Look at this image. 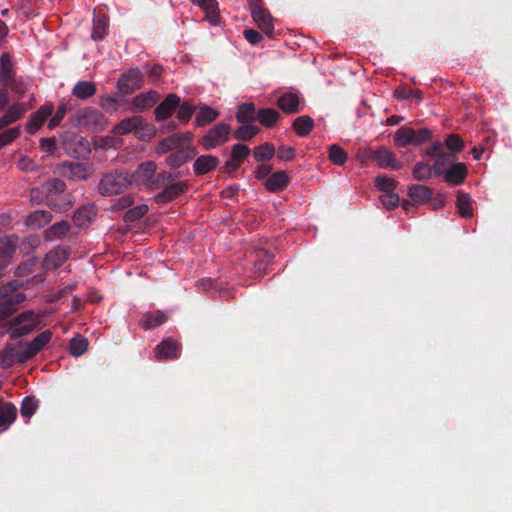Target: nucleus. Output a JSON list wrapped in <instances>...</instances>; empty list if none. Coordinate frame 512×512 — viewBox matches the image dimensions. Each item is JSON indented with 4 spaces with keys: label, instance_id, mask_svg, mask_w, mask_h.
<instances>
[{
    "label": "nucleus",
    "instance_id": "46",
    "mask_svg": "<svg viewBox=\"0 0 512 512\" xmlns=\"http://www.w3.org/2000/svg\"><path fill=\"white\" fill-rule=\"evenodd\" d=\"M260 129L254 125H242L234 133L238 140L248 141L258 134Z\"/></svg>",
    "mask_w": 512,
    "mask_h": 512
},
{
    "label": "nucleus",
    "instance_id": "22",
    "mask_svg": "<svg viewBox=\"0 0 512 512\" xmlns=\"http://www.w3.org/2000/svg\"><path fill=\"white\" fill-rule=\"evenodd\" d=\"M15 71L13 69L12 59L9 53H3L0 57V81L6 84L15 82Z\"/></svg>",
    "mask_w": 512,
    "mask_h": 512
},
{
    "label": "nucleus",
    "instance_id": "10",
    "mask_svg": "<svg viewBox=\"0 0 512 512\" xmlns=\"http://www.w3.org/2000/svg\"><path fill=\"white\" fill-rule=\"evenodd\" d=\"M17 250V235L0 238V273L10 264Z\"/></svg>",
    "mask_w": 512,
    "mask_h": 512
},
{
    "label": "nucleus",
    "instance_id": "47",
    "mask_svg": "<svg viewBox=\"0 0 512 512\" xmlns=\"http://www.w3.org/2000/svg\"><path fill=\"white\" fill-rule=\"evenodd\" d=\"M275 154V148L270 143H264L258 146L254 151V158L257 161L270 160Z\"/></svg>",
    "mask_w": 512,
    "mask_h": 512
},
{
    "label": "nucleus",
    "instance_id": "34",
    "mask_svg": "<svg viewBox=\"0 0 512 512\" xmlns=\"http://www.w3.org/2000/svg\"><path fill=\"white\" fill-rule=\"evenodd\" d=\"M219 113L217 110L213 109L210 106L203 105L199 108V111L195 117V124L198 127L205 126L211 122H213Z\"/></svg>",
    "mask_w": 512,
    "mask_h": 512
},
{
    "label": "nucleus",
    "instance_id": "19",
    "mask_svg": "<svg viewBox=\"0 0 512 512\" xmlns=\"http://www.w3.org/2000/svg\"><path fill=\"white\" fill-rule=\"evenodd\" d=\"M186 185L182 182H175L166 188H164L161 192L155 195V201L158 204H165L174 199H176L179 195L185 192Z\"/></svg>",
    "mask_w": 512,
    "mask_h": 512
},
{
    "label": "nucleus",
    "instance_id": "60",
    "mask_svg": "<svg viewBox=\"0 0 512 512\" xmlns=\"http://www.w3.org/2000/svg\"><path fill=\"white\" fill-rule=\"evenodd\" d=\"M175 143L176 141L173 138H166L158 143L155 151L158 154H165L174 147Z\"/></svg>",
    "mask_w": 512,
    "mask_h": 512
},
{
    "label": "nucleus",
    "instance_id": "52",
    "mask_svg": "<svg viewBox=\"0 0 512 512\" xmlns=\"http://www.w3.org/2000/svg\"><path fill=\"white\" fill-rule=\"evenodd\" d=\"M413 176L418 180H428L432 177V168L426 163L419 162L414 166Z\"/></svg>",
    "mask_w": 512,
    "mask_h": 512
},
{
    "label": "nucleus",
    "instance_id": "16",
    "mask_svg": "<svg viewBox=\"0 0 512 512\" xmlns=\"http://www.w3.org/2000/svg\"><path fill=\"white\" fill-rule=\"evenodd\" d=\"M179 103V96L173 93L168 94L166 98L155 109L156 120L161 121L168 118L174 111H176L177 107L179 106Z\"/></svg>",
    "mask_w": 512,
    "mask_h": 512
},
{
    "label": "nucleus",
    "instance_id": "61",
    "mask_svg": "<svg viewBox=\"0 0 512 512\" xmlns=\"http://www.w3.org/2000/svg\"><path fill=\"white\" fill-rule=\"evenodd\" d=\"M17 166L20 170L25 172H33L36 170V165L33 160L25 156L19 159Z\"/></svg>",
    "mask_w": 512,
    "mask_h": 512
},
{
    "label": "nucleus",
    "instance_id": "39",
    "mask_svg": "<svg viewBox=\"0 0 512 512\" xmlns=\"http://www.w3.org/2000/svg\"><path fill=\"white\" fill-rule=\"evenodd\" d=\"M459 214L464 218H470L473 215L472 199L468 194L459 193L456 201Z\"/></svg>",
    "mask_w": 512,
    "mask_h": 512
},
{
    "label": "nucleus",
    "instance_id": "37",
    "mask_svg": "<svg viewBox=\"0 0 512 512\" xmlns=\"http://www.w3.org/2000/svg\"><path fill=\"white\" fill-rule=\"evenodd\" d=\"M409 196L416 203H425L432 196V190L424 185H412L409 188Z\"/></svg>",
    "mask_w": 512,
    "mask_h": 512
},
{
    "label": "nucleus",
    "instance_id": "56",
    "mask_svg": "<svg viewBox=\"0 0 512 512\" xmlns=\"http://www.w3.org/2000/svg\"><path fill=\"white\" fill-rule=\"evenodd\" d=\"M377 188L383 192H391L395 188V181L384 175H379L375 178Z\"/></svg>",
    "mask_w": 512,
    "mask_h": 512
},
{
    "label": "nucleus",
    "instance_id": "1",
    "mask_svg": "<svg viewBox=\"0 0 512 512\" xmlns=\"http://www.w3.org/2000/svg\"><path fill=\"white\" fill-rule=\"evenodd\" d=\"M19 281L12 280L0 287V321L12 315L26 300L25 293L18 292V289L22 288Z\"/></svg>",
    "mask_w": 512,
    "mask_h": 512
},
{
    "label": "nucleus",
    "instance_id": "25",
    "mask_svg": "<svg viewBox=\"0 0 512 512\" xmlns=\"http://www.w3.org/2000/svg\"><path fill=\"white\" fill-rule=\"evenodd\" d=\"M278 107L289 114L300 111V100L297 94L287 92L281 95L277 101Z\"/></svg>",
    "mask_w": 512,
    "mask_h": 512
},
{
    "label": "nucleus",
    "instance_id": "27",
    "mask_svg": "<svg viewBox=\"0 0 512 512\" xmlns=\"http://www.w3.org/2000/svg\"><path fill=\"white\" fill-rule=\"evenodd\" d=\"M206 13L207 20L213 25L217 26L220 22L218 14V3L215 0H192Z\"/></svg>",
    "mask_w": 512,
    "mask_h": 512
},
{
    "label": "nucleus",
    "instance_id": "55",
    "mask_svg": "<svg viewBox=\"0 0 512 512\" xmlns=\"http://www.w3.org/2000/svg\"><path fill=\"white\" fill-rule=\"evenodd\" d=\"M148 211V206L146 204H141V205H138V206H135L131 209H129L126 213H125V220L126 221H136L138 219H140L141 217H143Z\"/></svg>",
    "mask_w": 512,
    "mask_h": 512
},
{
    "label": "nucleus",
    "instance_id": "33",
    "mask_svg": "<svg viewBox=\"0 0 512 512\" xmlns=\"http://www.w3.org/2000/svg\"><path fill=\"white\" fill-rule=\"evenodd\" d=\"M280 118V114L271 108H263L257 111L256 119L264 127L271 128L276 125Z\"/></svg>",
    "mask_w": 512,
    "mask_h": 512
},
{
    "label": "nucleus",
    "instance_id": "41",
    "mask_svg": "<svg viewBox=\"0 0 512 512\" xmlns=\"http://www.w3.org/2000/svg\"><path fill=\"white\" fill-rule=\"evenodd\" d=\"M107 29L108 18L103 14L97 15L93 22L92 38L94 40L102 39L106 35Z\"/></svg>",
    "mask_w": 512,
    "mask_h": 512
},
{
    "label": "nucleus",
    "instance_id": "29",
    "mask_svg": "<svg viewBox=\"0 0 512 512\" xmlns=\"http://www.w3.org/2000/svg\"><path fill=\"white\" fill-rule=\"evenodd\" d=\"M52 220V215L48 211L36 210L30 213L26 218V225L29 228H41Z\"/></svg>",
    "mask_w": 512,
    "mask_h": 512
},
{
    "label": "nucleus",
    "instance_id": "49",
    "mask_svg": "<svg viewBox=\"0 0 512 512\" xmlns=\"http://www.w3.org/2000/svg\"><path fill=\"white\" fill-rule=\"evenodd\" d=\"M64 236V220L59 221L47 229L44 233L45 240L52 242Z\"/></svg>",
    "mask_w": 512,
    "mask_h": 512
},
{
    "label": "nucleus",
    "instance_id": "58",
    "mask_svg": "<svg viewBox=\"0 0 512 512\" xmlns=\"http://www.w3.org/2000/svg\"><path fill=\"white\" fill-rule=\"evenodd\" d=\"M249 148L246 145L243 144H235L232 148V154L231 156L242 162L248 155H249Z\"/></svg>",
    "mask_w": 512,
    "mask_h": 512
},
{
    "label": "nucleus",
    "instance_id": "54",
    "mask_svg": "<svg viewBox=\"0 0 512 512\" xmlns=\"http://www.w3.org/2000/svg\"><path fill=\"white\" fill-rule=\"evenodd\" d=\"M379 199H380L381 203L383 204V206L388 210L397 207L399 204V196L397 194H395L393 191L383 192L379 196Z\"/></svg>",
    "mask_w": 512,
    "mask_h": 512
},
{
    "label": "nucleus",
    "instance_id": "2",
    "mask_svg": "<svg viewBox=\"0 0 512 512\" xmlns=\"http://www.w3.org/2000/svg\"><path fill=\"white\" fill-rule=\"evenodd\" d=\"M70 121L74 126L86 131H103L108 125L107 117L92 107L78 110Z\"/></svg>",
    "mask_w": 512,
    "mask_h": 512
},
{
    "label": "nucleus",
    "instance_id": "57",
    "mask_svg": "<svg viewBox=\"0 0 512 512\" xmlns=\"http://www.w3.org/2000/svg\"><path fill=\"white\" fill-rule=\"evenodd\" d=\"M445 146L452 152H460L464 147V142L458 135L450 134L445 140Z\"/></svg>",
    "mask_w": 512,
    "mask_h": 512
},
{
    "label": "nucleus",
    "instance_id": "8",
    "mask_svg": "<svg viewBox=\"0 0 512 512\" xmlns=\"http://www.w3.org/2000/svg\"><path fill=\"white\" fill-rule=\"evenodd\" d=\"M230 134V126L225 123L217 124L203 137L202 146L205 150L214 149L224 144Z\"/></svg>",
    "mask_w": 512,
    "mask_h": 512
},
{
    "label": "nucleus",
    "instance_id": "12",
    "mask_svg": "<svg viewBox=\"0 0 512 512\" xmlns=\"http://www.w3.org/2000/svg\"><path fill=\"white\" fill-rule=\"evenodd\" d=\"M180 345L171 338L164 339L155 348V358L157 360L177 359L180 356Z\"/></svg>",
    "mask_w": 512,
    "mask_h": 512
},
{
    "label": "nucleus",
    "instance_id": "64",
    "mask_svg": "<svg viewBox=\"0 0 512 512\" xmlns=\"http://www.w3.org/2000/svg\"><path fill=\"white\" fill-rule=\"evenodd\" d=\"M133 204V198L130 195H124L118 198L114 204V210H123Z\"/></svg>",
    "mask_w": 512,
    "mask_h": 512
},
{
    "label": "nucleus",
    "instance_id": "9",
    "mask_svg": "<svg viewBox=\"0 0 512 512\" xmlns=\"http://www.w3.org/2000/svg\"><path fill=\"white\" fill-rule=\"evenodd\" d=\"M12 334L24 336L30 334L37 326V317L32 311H26L14 319Z\"/></svg>",
    "mask_w": 512,
    "mask_h": 512
},
{
    "label": "nucleus",
    "instance_id": "62",
    "mask_svg": "<svg viewBox=\"0 0 512 512\" xmlns=\"http://www.w3.org/2000/svg\"><path fill=\"white\" fill-rule=\"evenodd\" d=\"M244 37L249 43L253 45L260 43L263 39L262 35L254 29L245 30Z\"/></svg>",
    "mask_w": 512,
    "mask_h": 512
},
{
    "label": "nucleus",
    "instance_id": "38",
    "mask_svg": "<svg viewBox=\"0 0 512 512\" xmlns=\"http://www.w3.org/2000/svg\"><path fill=\"white\" fill-rule=\"evenodd\" d=\"M314 126V121L309 116H300L293 122V128L296 134L300 137L307 136Z\"/></svg>",
    "mask_w": 512,
    "mask_h": 512
},
{
    "label": "nucleus",
    "instance_id": "20",
    "mask_svg": "<svg viewBox=\"0 0 512 512\" xmlns=\"http://www.w3.org/2000/svg\"><path fill=\"white\" fill-rule=\"evenodd\" d=\"M467 167L464 163L451 165L444 173V180L453 186L460 185L467 177Z\"/></svg>",
    "mask_w": 512,
    "mask_h": 512
},
{
    "label": "nucleus",
    "instance_id": "14",
    "mask_svg": "<svg viewBox=\"0 0 512 512\" xmlns=\"http://www.w3.org/2000/svg\"><path fill=\"white\" fill-rule=\"evenodd\" d=\"M66 152L74 158H84L91 152V145L84 137L74 135L66 140Z\"/></svg>",
    "mask_w": 512,
    "mask_h": 512
},
{
    "label": "nucleus",
    "instance_id": "26",
    "mask_svg": "<svg viewBox=\"0 0 512 512\" xmlns=\"http://www.w3.org/2000/svg\"><path fill=\"white\" fill-rule=\"evenodd\" d=\"M46 191L47 200L52 204L54 201L61 200L64 193V182L60 179H52L43 184Z\"/></svg>",
    "mask_w": 512,
    "mask_h": 512
},
{
    "label": "nucleus",
    "instance_id": "30",
    "mask_svg": "<svg viewBox=\"0 0 512 512\" xmlns=\"http://www.w3.org/2000/svg\"><path fill=\"white\" fill-rule=\"evenodd\" d=\"M89 176L88 167L82 162L66 163V178L71 180H83Z\"/></svg>",
    "mask_w": 512,
    "mask_h": 512
},
{
    "label": "nucleus",
    "instance_id": "59",
    "mask_svg": "<svg viewBox=\"0 0 512 512\" xmlns=\"http://www.w3.org/2000/svg\"><path fill=\"white\" fill-rule=\"evenodd\" d=\"M277 157L281 161H290L295 157V150L290 146L282 145L278 148Z\"/></svg>",
    "mask_w": 512,
    "mask_h": 512
},
{
    "label": "nucleus",
    "instance_id": "11",
    "mask_svg": "<svg viewBox=\"0 0 512 512\" xmlns=\"http://www.w3.org/2000/svg\"><path fill=\"white\" fill-rule=\"evenodd\" d=\"M35 355L36 353L26 344L25 346L15 347L7 351L2 358V363L5 366H10L15 362L25 363Z\"/></svg>",
    "mask_w": 512,
    "mask_h": 512
},
{
    "label": "nucleus",
    "instance_id": "50",
    "mask_svg": "<svg viewBox=\"0 0 512 512\" xmlns=\"http://www.w3.org/2000/svg\"><path fill=\"white\" fill-rule=\"evenodd\" d=\"M329 159L336 165H343L347 160L346 152L337 144L329 149Z\"/></svg>",
    "mask_w": 512,
    "mask_h": 512
},
{
    "label": "nucleus",
    "instance_id": "43",
    "mask_svg": "<svg viewBox=\"0 0 512 512\" xmlns=\"http://www.w3.org/2000/svg\"><path fill=\"white\" fill-rule=\"evenodd\" d=\"M88 345L87 338L77 335L70 340L69 351L73 356L79 357L87 351Z\"/></svg>",
    "mask_w": 512,
    "mask_h": 512
},
{
    "label": "nucleus",
    "instance_id": "45",
    "mask_svg": "<svg viewBox=\"0 0 512 512\" xmlns=\"http://www.w3.org/2000/svg\"><path fill=\"white\" fill-rule=\"evenodd\" d=\"M38 407V400L34 396H27L22 400L20 413L22 417L30 418Z\"/></svg>",
    "mask_w": 512,
    "mask_h": 512
},
{
    "label": "nucleus",
    "instance_id": "36",
    "mask_svg": "<svg viewBox=\"0 0 512 512\" xmlns=\"http://www.w3.org/2000/svg\"><path fill=\"white\" fill-rule=\"evenodd\" d=\"M73 95L79 99H87L96 93V86L90 81H79L73 88Z\"/></svg>",
    "mask_w": 512,
    "mask_h": 512
},
{
    "label": "nucleus",
    "instance_id": "6",
    "mask_svg": "<svg viewBox=\"0 0 512 512\" xmlns=\"http://www.w3.org/2000/svg\"><path fill=\"white\" fill-rule=\"evenodd\" d=\"M395 142L400 147L407 145H420L430 140L431 132L426 128L414 130L410 127H401L395 133Z\"/></svg>",
    "mask_w": 512,
    "mask_h": 512
},
{
    "label": "nucleus",
    "instance_id": "24",
    "mask_svg": "<svg viewBox=\"0 0 512 512\" xmlns=\"http://www.w3.org/2000/svg\"><path fill=\"white\" fill-rule=\"evenodd\" d=\"M38 259L36 257H32L28 259L25 262H22L14 272V279L13 280H20L19 282L22 283V287L29 283L28 279H25L27 276L32 274L36 267L38 266Z\"/></svg>",
    "mask_w": 512,
    "mask_h": 512
},
{
    "label": "nucleus",
    "instance_id": "42",
    "mask_svg": "<svg viewBox=\"0 0 512 512\" xmlns=\"http://www.w3.org/2000/svg\"><path fill=\"white\" fill-rule=\"evenodd\" d=\"M39 244L40 240L36 235H30L22 239L17 236V249L24 255L30 254Z\"/></svg>",
    "mask_w": 512,
    "mask_h": 512
},
{
    "label": "nucleus",
    "instance_id": "35",
    "mask_svg": "<svg viewBox=\"0 0 512 512\" xmlns=\"http://www.w3.org/2000/svg\"><path fill=\"white\" fill-rule=\"evenodd\" d=\"M288 183V176L284 172L271 174L266 180L265 186L268 190L276 192L284 189Z\"/></svg>",
    "mask_w": 512,
    "mask_h": 512
},
{
    "label": "nucleus",
    "instance_id": "5",
    "mask_svg": "<svg viewBox=\"0 0 512 512\" xmlns=\"http://www.w3.org/2000/svg\"><path fill=\"white\" fill-rule=\"evenodd\" d=\"M131 187L128 172L106 174L99 183V192L102 195H115Z\"/></svg>",
    "mask_w": 512,
    "mask_h": 512
},
{
    "label": "nucleus",
    "instance_id": "53",
    "mask_svg": "<svg viewBox=\"0 0 512 512\" xmlns=\"http://www.w3.org/2000/svg\"><path fill=\"white\" fill-rule=\"evenodd\" d=\"M20 136L19 127H14L0 133V149L10 144Z\"/></svg>",
    "mask_w": 512,
    "mask_h": 512
},
{
    "label": "nucleus",
    "instance_id": "7",
    "mask_svg": "<svg viewBox=\"0 0 512 512\" xmlns=\"http://www.w3.org/2000/svg\"><path fill=\"white\" fill-rule=\"evenodd\" d=\"M359 157L361 159L370 158L373 162H375L380 168L391 167L394 169H399L400 165L396 161L394 154L392 151L385 147H379L376 150L366 149L363 152L359 153Z\"/></svg>",
    "mask_w": 512,
    "mask_h": 512
},
{
    "label": "nucleus",
    "instance_id": "28",
    "mask_svg": "<svg viewBox=\"0 0 512 512\" xmlns=\"http://www.w3.org/2000/svg\"><path fill=\"white\" fill-rule=\"evenodd\" d=\"M96 213L94 206L85 205L73 214V222L77 227H86L94 219Z\"/></svg>",
    "mask_w": 512,
    "mask_h": 512
},
{
    "label": "nucleus",
    "instance_id": "23",
    "mask_svg": "<svg viewBox=\"0 0 512 512\" xmlns=\"http://www.w3.org/2000/svg\"><path fill=\"white\" fill-rule=\"evenodd\" d=\"M64 263V248L57 246L49 251L42 263L43 269L46 271L56 270Z\"/></svg>",
    "mask_w": 512,
    "mask_h": 512
},
{
    "label": "nucleus",
    "instance_id": "21",
    "mask_svg": "<svg viewBox=\"0 0 512 512\" xmlns=\"http://www.w3.org/2000/svg\"><path fill=\"white\" fill-rule=\"evenodd\" d=\"M159 93L156 91H148L136 95L132 100V106L137 111H145L153 107L159 100Z\"/></svg>",
    "mask_w": 512,
    "mask_h": 512
},
{
    "label": "nucleus",
    "instance_id": "18",
    "mask_svg": "<svg viewBox=\"0 0 512 512\" xmlns=\"http://www.w3.org/2000/svg\"><path fill=\"white\" fill-rule=\"evenodd\" d=\"M219 163L220 161L216 156L210 154L201 155L197 157L193 163V172L197 176L207 174L214 170L219 165Z\"/></svg>",
    "mask_w": 512,
    "mask_h": 512
},
{
    "label": "nucleus",
    "instance_id": "32",
    "mask_svg": "<svg viewBox=\"0 0 512 512\" xmlns=\"http://www.w3.org/2000/svg\"><path fill=\"white\" fill-rule=\"evenodd\" d=\"M25 109L22 104H13L0 118V130L22 117Z\"/></svg>",
    "mask_w": 512,
    "mask_h": 512
},
{
    "label": "nucleus",
    "instance_id": "4",
    "mask_svg": "<svg viewBox=\"0 0 512 512\" xmlns=\"http://www.w3.org/2000/svg\"><path fill=\"white\" fill-rule=\"evenodd\" d=\"M157 164L154 161H145L141 163L133 173H129V180L132 186L146 187L148 189L159 188L156 184L155 173Z\"/></svg>",
    "mask_w": 512,
    "mask_h": 512
},
{
    "label": "nucleus",
    "instance_id": "44",
    "mask_svg": "<svg viewBox=\"0 0 512 512\" xmlns=\"http://www.w3.org/2000/svg\"><path fill=\"white\" fill-rule=\"evenodd\" d=\"M255 106L252 103H244L238 107L236 119L238 122L245 123L256 118Z\"/></svg>",
    "mask_w": 512,
    "mask_h": 512
},
{
    "label": "nucleus",
    "instance_id": "48",
    "mask_svg": "<svg viewBox=\"0 0 512 512\" xmlns=\"http://www.w3.org/2000/svg\"><path fill=\"white\" fill-rule=\"evenodd\" d=\"M195 112V107L189 102L179 103V106L176 109V117L180 121L187 123L191 119L193 113Z\"/></svg>",
    "mask_w": 512,
    "mask_h": 512
},
{
    "label": "nucleus",
    "instance_id": "31",
    "mask_svg": "<svg viewBox=\"0 0 512 512\" xmlns=\"http://www.w3.org/2000/svg\"><path fill=\"white\" fill-rule=\"evenodd\" d=\"M17 417V408L11 402L0 403V427H9Z\"/></svg>",
    "mask_w": 512,
    "mask_h": 512
},
{
    "label": "nucleus",
    "instance_id": "51",
    "mask_svg": "<svg viewBox=\"0 0 512 512\" xmlns=\"http://www.w3.org/2000/svg\"><path fill=\"white\" fill-rule=\"evenodd\" d=\"M51 333L44 331L35 337L28 345L31 347L36 354L43 349V347L50 341Z\"/></svg>",
    "mask_w": 512,
    "mask_h": 512
},
{
    "label": "nucleus",
    "instance_id": "63",
    "mask_svg": "<svg viewBox=\"0 0 512 512\" xmlns=\"http://www.w3.org/2000/svg\"><path fill=\"white\" fill-rule=\"evenodd\" d=\"M185 161H186V157H184L181 154H177V153L170 154L166 158V163L173 168L180 167L183 163H185Z\"/></svg>",
    "mask_w": 512,
    "mask_h": 512
},
{
    "label": "nucleus",
    "instance_id": "13",
    "mask_svg": "<svg viewBox=\"0 0 512 512\" xmlns=\"http://www.w3.org/2000/svg\"><path fill=\"white\" fill-rule=\"evenodd\" d=\"M251 14L258 27L269 37H273L274 25L270 13L262 7L252 6Z\"/></svg>",
    "mask_w": 512,
    "mask_h": 512
},
{
    "label": "nucleus",
    "instance_id": "17",
    "mask_svg": "<svg viewBox=\"0 0 512 512\" xmlns=\"http://www.w3.org/2000/svg\"><path fill=\"white\" fill-rule=\"evenodd\" d=\"M143 83L142 73L139 69H130L123 74L118 80V86L124 91H133L140 88Z\"/></svg>",
    "mask_w": 512,
    "mask_h": 512
},
{
    "label": "nucleus",
    "instance_id": "40",
    "mask_svg": "<svg viewBox=\"0 0 512 512\" xmlns=\"http://www.w3.org/2000/svg\"><path fill=\"white\" fill-rule=\"evenodd\" d=\"M167 319L166 314L161 311H157L155 313H149L144 316V319L141 321L140 325L145 329H153L160 325H162Z\"/></svg>",
    "mask_w": 512,
    "mask_h": 512
},
{
    "label": "nucleus",
    "instance_id": "15",
    "mask_svg": "<svg viewBox=\"0 0 512 512\" xmlns=\"http://www.w3.org/2000/svg\"><path fill=\"white\" fill-rule=\"evenodd\" d=\"M53 110V104L45 103L36 112L32 113L26 126L27 131L31 134L35 133L42 126L45 120L52 114Z\"/></svg>",
    "mask_w": 512,
    "mask_h": 512
},
{
    "label": "nucleus",
    "instance_id": "3",
    "mask_svg": "<svg viewBox=\"0 0 512 512\" xmlns=\"http://www.w3.org/2000/svg\"><path fill=\"white\" fill-rule=\"evenodd\" d=\"M112 132L115 135H125L134 133L139 137H151L154 135L153 127L148 124L141 116H132L123 119L113 127Z\"/></svg>",
    "mask_w": 512,
    "mask_h": 512
}]
</instances>
